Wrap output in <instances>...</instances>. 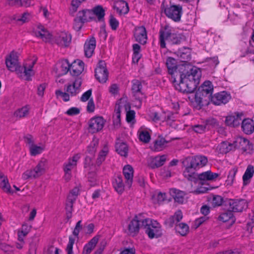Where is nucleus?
Returning <instances> with one entry per match:
<instances>
[{
	"label": "nucleus",
	"mask_w": 254,
	"mask_h": 254,
	"mask_svg": "<svg viewBox=\"0 0 254 254\" xmlns=\"http://www.w3.org/2000/svg\"><path fill=\"white\" fill-rule=\"evenodd\" d=\"M241 127L247 134H251L254 131V122L250 119H245L241 121Z\"/></svg>",
	"instance_id": "23"
},
{
	"label": "nucleus",
	"mask_w": 254,
	"mask_h": 254,
	"mask_svg": "<svg viewBox=\"0 0 254 254\" xmlns=\"http://www.w3.org/2000/svg\"><path fill=\"white\" fill-rule=\"evenodd\" d=\"M145 233L148 235V237L150 239H153L154 238H159L162 235L161 229L160 227L154 226L153 224L150 227H148L145 230Z\"/></svg>",
	"instance_id": "27"
},
{
	"label": "nucleus",
	"mask_w": 254,
	"mask_h": 254,
	"mask_svg": "<svg viewBox=\"0 0 254 254\" xmlns=\"http://www.w3.org/2000/svg\"><path fill=\"white\" fill-rule=\"evenodd\" d=\"M218 220L222 221L223 222H226L229 220H231L232 222H235V218L234 215L231 210L229 209L225 212L222 213L218 217Z\"/></svg>",
	"instance_id": "36"
},
{
	"label": "nucleus",
	"mask_w": 254,
	"mask_h": 254,
	"mask_svg": "<svg viewBox=\"0 0 254 254\" xmlns=\"http://www.w3.org/2000/svg\"><path fill=\"white\" fill-rule=\"evenodd\" d=\"M176 230L181 236H185L189 232V227L185 223H181L176 226Z\"/></svg>",
	"instance_id": "42"
},
{
	"label": "nucleus",
	"mask_w": 254,
	"mask_h": 254,
	"mask_svg": "<svg viewBox=\"0 0 254 254\" xmlns=\"http://www.w3.org/2000/svg\"><path fill=\"white\" fill-rule=\"evenodd\" d=\"M91 10L93 13V16L96 15L97 16L98 21L104 22L105 12L101 5H98L96 6Z\"/></svg>",
	"instance_id": "35"
},
{
	"label": "nucleus",
	"mask_w": 254,
	"mask_h": 254,
	"mask_svg": "<svg viewBox=\"0 0 254 254\" xmlns=\"http://www.w3.org/2000/svg\"><path fill=\"white\" fill-rule=\"evenodd\" d=\"M99 141L98 139H93L91 142L90 145L87 147L88 152L91 154L94 155L96 151L97 147L98 145Z\"/></svg>",
	"instance_id": "52"
},
{
	"label": "nucleus",
	"mask_w": 254,
	"mask_h": 254,
	"mask_svg": "<svg viewBox=\"0 0 254 254\" xmlns=\"http://www.w3.org/2000/svg\"><path fill=\"white\" fill-rule=\"evenodd\" d=\"M206 94L196 91L195 94V101L200 107L208 106L211 102V97Z\"/></svg>",
	"instance_id": "16"
},
{
	"label": "nucleus",
	"mask_w": 254,
	"mask_h": 254,
	"mask_svg": "<svg viewBox=\"0 0 254 254\" xmlns=\"http://www.w3.org/2000/svg\"><path fill=\"white\" fill-rule=\"evenodd\" d=\"M139 138L141 141L146 143L150 141L151 136L148 131L143 130L140 132Z\"/></svg>",
	"instance_id": "51"
},
{
	"label": "nucleus",
	"mask_w": 254,
	"mask_h": 254,
	"mask_svg": "<svg viewBox=\"0 0 254 254\" xmlns=\"http://www.w3.org/2000/svg\"><path fill=\"white\" fill-rule=\"evenodd\" d=\"M201 77V69L194 66L190 68L188 67L184 73L176 75L172 80L177 90L184 94H190L196 90Z\"/></svg>",
	"instance_id": "1"
},
{
	"label": "nucleus",
	"mask_w": 254,
	"mask_h": 254,
	"mask_svg": "<svg viewBox=\"0 0 254 254\" xmlns=\"http://www.w3.org/2000/svg\"><path fill=\"white\" fill-rule=\"evenodd\" d=\"M207 199L211 202L213 207L220 206L223 204L225 205V199L220 195L211 194L207 197Z\"/></svg>",
	"instance_id": "26"
},
{
	"label": "nucleus",
	"mask_w": 254,
	"mask_h": 254,
	"mask_svg": "<svg viewBox=\"0 0 254 254\" xmlns=\"http://www.w3.org/2000/svg\"><path fill=\"white\" fill-rule=\"evenodd\" d=\"M140 220H138L137 215L131 220L128 225L127 230L128 233L130 235L134 236L138 233L140 229Z\"/></svg>",
	"instance_id": "19"
},
{
	"label": "nucleus",
	"mask_w": 254,
	"mask_h": 254,
	"mask_svg": "<svg viewBox=\"0 0 254 254\" xmlns=\"http://www.w3.org/2000/svg\"><path fill=\"white\" fill-rule=\"evenodd\" d=\"M254 174V166L249 165L247 167V168L245 172L244 175L243 176V184L244 185H247L248 183V181L253 177Z\"/></svg>",
	"instance_id": "38"
},
{
	"label": "nucleus",
	"mask_w": 254,
	"mask_h": 254,
	"mask_svg": "<svg viewBox=\"0 0 254 254\" xmlns=\"http://www.w3.org/2000/svg\"><path fill=\"white\" fill-rule=\"evenodd\" d=\"M197 90L203 93L209 95V96H212V94L213 91V86L211 81L206 80L198 87Z\"/></svg>",
	"instance_id": "31"
},
{
	"label": "nucleus",
	"mask_w": 254,
	"mask_h": 254,
	"mask_svg": "<svg viewBox=\"0 0 254 254\" xmlns=\"http://www.w3.org/2000/svg\"><path fill=\"white\" fill-rule=\"evenodd\" d=\"M109 24L113 30H117L119 25V21L112 14L110 16Z\"/></svg>",
	"instance_id": "57"
},
{
	"label": "nucleus",
	"mask_w": 254,
	"mask_h": 254,
	"mask_svg": "<svg viewBox=\"0 0 254 254\" xmlns=\"http://www.w3.org/2000/svg\"><path fill=\"white\" fill-rule=\"evenodd\" d=\"M33 171L37 178L43 175L45 171V162L40 161Z\"/></svg>",
	"instance_id": "40"
},
{
	"label": "nucleus",
	"mask_w": 254,
	"mask_h": 254,
	"mask_svg": "<svg viewBox=\"0 0 254 254\" xmlns=\"http://www.w3.org/2000/svg\"><path fill=\"white\" fill-rule=\"evenodd\" d=\"M61 70L62 74H66L68 71L70 70V64H69L68 60H64L61 62Z\"/></svg>",
	"instance_id": "47"
},
{
	"label": "nucleus",
	"mask_w": 254,
	"mask_h": 254,
	"mask_svg": "<svg viewBox=\"0 0 254 254\" xmlns=\"http://www.w3.org/2000/svg\"><path fill=\"white\" fill-rule=\"evenodd\" d=\"M114 188L119 194H122L125 190V185L121 175L117 176L113 182Z\"/></svg>",
	"instance_id": "32"
},
{
	"label": "nucleus",
	"mask_w": 254,
	"mask_h": 254,
	"mask_svg": "<svg viewBox=\"0 0 254 254\" xmlns=\"http://www.w3.org/2000/svg\"><path fill=\"white\" fill-rule=\"evenodd\" d=\"M234 148L250 153L253 149V145L247 138L241 136L238 137L233 142Z\"/></svg>",
	"instance_id": "9"
},
{
	"label": "nucleus",
	"mask_w": 254,
	"mask_h": 254,
	"mask_svg": "<svg viewBox=\"0 0 254 254\" xmlns=\"http://www.w3.org/2000/svg\"><path fill=\"white\" fill-rule=\"evenodd\" d=\"M75 239L71 236L69 237V242L66 248V251L67 254H73V245L74 243Z\"/></svg>",
	"instance_id": "58"
},
{
	"label": "nucleus",
	"mask_w": 254,
	"mask_h": 254,
	"mask_svg": "<svg viewBox=\"0 0 254 254\" xmlns=\"http://www.w3.org/2000/svg\"><path fill=\"white\" fill-rule=\"evenodd\" d=\"M231 96L226 91H222L215 94L211 97V102L215 105L225 104L231 99Z\"/></svg>",
	"instance_id": "12"
},
{
	"label": "nucleus",
	"mask_w": 254,
	"mask_h": 254,
	"mask_svg": "<svg viewBox=\"0 0 254 254\" xmlns=\"http://www.w3.org/2000/svg\"><path fill=\"white\" fill-rule=\"evenodd\" d=\"M175 54L180 58L181 62L185 64H187L191 59L190 50L188 48L183 47L179 49L178 51L175 52Z\"/></svg>",
	"instance_id": "21"
},
{
	"label": "nucleus",
	"mask_w": 254,
	"mask_h": 254,
	"mask_svg": "<svg viewBox=\"0 0 254 254\" xmlns=\"http://www.w3.org/2000/svg\"><path fill=\"white\" fill-rule=\"evenodd\" d=\"M66 87V91L70 94L71 96H75L78 94L80 91L77 87L73 86L72 84H68L64 85V87Z\"/></svg>",
	"instance_id": "49"
},
{
	"label": "nucleus",
	"mask_w": 254,
	"mask_h": 254,
	"mask_svg": "<svg viewBox=\"0 0 254 254\" xmlns=\"http://www.w3.org/2000/svg\"><path fill=\"white\" fill-rule=\"evenodd\" d=\"M75 200V197L71 198L70 196H68L67 198L65 209L66 211V218L67 220H69L72 216L73 205Z\"/></svg>",
	"instance_id": "29"
},
{
	"label": "nucleus",
	"mask_w": 254,
	"mask_h": 254,
	"mask_svg": "<svg viewBox=\"0 0 254 254\" xmlns=\"http://www.w3.org/2000/svg\"><path fill=\"white\" fill-rule=\"evenodd\" d=\"M169 192L176 202L179 204L183 203L185 199L184 197L187 194L185 191L175 188H172L170 189Z\"/></svg>",
	"instance_id": "22"
},
{
	"label": "nucleus",
	"mask_w": 254,
	"mask_h": 254,
	"mask_svg": "<svg viewBox=\"0 0 254 254\" xmlns=\"http://www.w3.org/2000/svg\"><path fill=\"white\" fill-rule=\"evenodd\" d=\"M96 47V39L92 37L90 39L86 40L84 45V54L86 57H91Z\"/></svg>",
	"instance_id": "18"
},
{
	"label": "nucleus",
	"mask_w": 254,
	"mask_h": 254,
	"mask_svg": "<svg viewBox=\"0 0 254 254\" xmlns=\"http://www.w3.org/2000/svg\"><path fill=\"white\" fill-rule=\"evenodd\" d=\"M39 31L35 32V35L37 37H40L44 41L47 42L52 38V35L43 26L38 27Z\"/></svg>",
	"instance_id": "28"
},
{
	"label": "nucleus",
	"mask_w": 254,
	"mask_h": 254,
	"mask_svg": "<svg viewBox=\"0 0 254 254\" xmlns=\"http://www.w3.org/2000/svg\"><path fill=\"white\" fill-rule=\"evenodd\" d=\"M105 122L103 118L101 116L91 118L88 122L89 131L94 133L101 130L104 127Z\"/></svg>",
	"instance_id": "10"
},
{
	"label": "nucleus",
	"mask_w": 254,
	"mask_h": 254,
	"mask_svg": "<svg viewBox=\"0 0 254 254\" xmlns=\"http://www.w3.org/2000/svg\"><path fill=\"white\" fill-rule=\"evenodd\" d=\"M10 6L28 7L31 5L32 0H6Z\"/></svg>",
	"instance_id": "37"
},
{
	"label": "nucleus",
	"mask_w": 254,
	"mask_h": 254,
	"mask_svg": "<svg viewBox=\"0 0 254 254\" xmlns=\"http://www.w3.org/2000/svg\"><path fill=\"white\" fill-rule=\"evenodd\" d=\"M115 113L116 119L113 120V125L115 127H119L121 125V107L120 105L115 107Z\"/></svg>",
	"instance_id": "46"
},
{
	"label": "nucleus",
	"mask_w": 254,
	"mask_h": 254,
	"mask_svg": "<svg viewBox=\"0 0 254 254\" xmlns=\"http://www.w3.org/2000/svg\"><path fill=\"white\" fill-rule=\"evenodd\" d=\"M35 175L33 170H27L22 174V177L24 180H27L31 178H36Z\"/></svg>",
	"instance_id": "62"
},
{
	"label": "nucleus",
	"mask_w": 254,
	"mask_h": 254,
	"mask_svg": "<svg viewBox=\"0 0 254 254\" xmlns=\"http://www.w3.org/2000/svg\"><path fill=\"white\" fill-rule=\"evenodd\" d=\"M108 74L106 63L104 61H99L97 67L95 69L96 79L100 83H104L108 80Z\"/></svg>",
	"instance_id": "7"
},
{
	"label": "nucleus",
	"mask_w": 254,
	"mask_h": 254,
	"mask_svg": "<svg viewBox=\"0 0 254 254\" xmlns=\"http://www.w3.org/2000/svg\"><path fill=\"white\" fill-rule=\"evenodd\" d=\"M233 148H234L233 143H230L227 141H223L220 144L219 150L221 153L226 154L232 150Z\"/></svg>",
	"instance_id": "41"
},
{
	"label": "nucleus",
	"mask_w": 254,
	"mask_h": 254,
	"mask_svg": "<svg viewBox=\"0 0 254 254\" xmlns=\"http://www.w3.org/2000/svg\"><path fill=\"white\" fill-rule=\"evenodd\" d=\"M244 116L243 113L235 112L234 114L226 117L225 124L229 127H239L242 121V117Z\"/></svg>",
	"instance_id": "11"
},
{
	"label": "nucleus",
	"mask_w": 254,
	"mask_h": 254,
	"mask_svg": "<svg viewBox=\"0 0 254 254\" xmlns=\"http://www.w3.org/2000/svg\"><path fill=\"white\" fill-rule=\"evenodd\" d=\"M81 222V220H79L76 223L75 227L72 232V234L77 238H78L79 233L82 229Z\"/></svg>",
	"instance_id": "60"
},
{
	"label": "nucleus",
	"mask_w": 254,
	"mask_h": 254,
	"mask_svg": "<svg viewBox=\"0 0 254 254\" xmlns=\"http://www.w3.org/2000/svg\"><path fill=\"white\" fill-rule=\"evenodd\" d=\"M166 161V157L164 155L157 156L153 158L148 164V166L151 169L159 168L163 166Z\"/></svg>",
	"instance_id": "34"
},
{
	"label": "nucleus",
	"mask_w": 254,
	"mask_h": 254,
	"mask_svg": "<svg viewBox=\"0 0 254 254\" xmlns=\"http://www.w3.org/2000/svg\"><path fill=\"white\" fill-rule=\"evenodd\" d=\"M100 236L99 235H96L92 239H91L88 243L86 244L89 247H91L93 250L95 248L98 241L99 239Z\"/></svg>",
	"instance_id": "61"
},
{
	"label": "nucleus",
	"mask_w": 254,
	"mask_h": 254,
	"mask_svg": "<svg viewBox=\"0 0 254 254\" xmlns=\"http://www.w3.org/2000/svg\"><path fill=\"white\" fill-rule=\"evenodd\" d=\"M182 38L179 34L172 33L171 27L166 25L159 31V42L161 48H166L165 41L172 45L179 44L181 42Z\"/></svg>",
	"instance_id": "3"
},
{
	"label": "nucleus",
	"mask_w": 254,
	"mask_h": 254,
	"mask_svg": "<svg viewBox=\"0 0 254 254\" xmlns=\"http://www.w3.org/2000/svg\"><path fill=\"white\" fill-rule=\"evenodd\" d=\"M237 171L238 169L237 168H234L229 171L227 179L226 181V186H231L233 184Z\"/></svg>",
	"instance_id": "44"
},
{
	"label": "nucleus",
	"mask_w": 254,
	"mask_h": 254,
	"mask_svg": "<svg viewBox=\"0 0 254 254\" xmlns=\"http://www.w3.org/2000/svg\"><path fill=\"white\" fill-rule=\"evenodd\" d=\"M84 63L80 60H75L70 64V73L72 76L79 75L84 70Z\"/></svg>",
	"instance_id": "17"
},
{
	"label": "nucleus",
	"mask_w": 254,
	"mask_h": 254,
	"mask_svg": "<svg viewBox=\"0 0 254 254\" xmlns=\"http://www.w3.org/2000/svg\"><path fill=\"white\" fill-rule=\"evenodd\" d=\"M84 23V22L77 15L74 19L73 28L76 31H79L82 27Z\"/></svg>",
	"instance_id": "53"
},
{
	"label": "nucleus",
	"mask_w": 254,
	"mask_h": 254,
	"mask_svg": "<svg viewBox=\"0 0 254 254\" xmlns=\"http://www.w3.org/2000/svg\"><path fill=\"white\" fill-rule=\"evenodd\" d=\"M205 125L207 130H209L211 128L216 127L219 126V123L217 120L215 118H210L207 119L205 122Z\"/></svg>",
	"instance_id": "45"
},
{
	"label": "nucleus",
	"mask_w": 254,
	"mask_h": 254,
	"mask_svg": "<svg viewBox=\"0 0 254 254\" xmlns=\"http://www.w3.org/2000/svg\"><path fill=\"white\" fill-rule=\"evenodd\" d=\"M116 151L122 156L127 157V156L128 147L127 144L121 141L116 143Z\"/></svg>",
	"instance_id": "30"
},
{
	"label": "nucleus",
	"mask_w": 254,
	"mask_h": 254,
	"mask_svg": "<svg viewBox=\"0 0 254 254\" xmlns=\"http://www.w3.org/2000/svg\"><path fill=\"white\" fill-rule=\"evenodd\" d=\"M192 129L195 132L199 133H202L207 129L205 124L194 125L192 126Z\"/></svg>",
	"instance_id": "59"
},
{
	"label": "nucleus",
	"mask_w": 254,
	"mask_h": 254,
	"mask_svg": "<svg viewBox=\"0 0 254 254\" xmlns=\"http://www.w3.org/2000/svg\"><path fill=\"white\" fill-rule=\"evenodd\" d=\"M123 174L126 179V183L129 188L131 186L133 180V169L129 165H126L123 168Z\"/></svg>",
	"instance_id": "24"
},
{
	"label": "nucleus",
	"mask_w": 254,
	"mask_h": 254,
	"mask_svg": "<svg viewBox=\"0 0 254 254\" xmlns=\"http://www.w3.org/2000/svg\"><path fill=\"white\" fill-rule=\"evenodd\" d=\"M80 158V156L78 154L74 155L72 159L69 158L67 163L64 165V172H71V170L74 167L76 166L77 161Z\"/></svg>",
	"instance_id": "33"
},
{
	"label": "nucleus",
	"mask_w": 254,
	"mask_h": 254,
	"mask_svg": "<svg viewBox=\"0 0 254 254\" xmlns=\"http://www.w3.org/2000/svg\"><path fill=\"white\" fill-rule=\"evenodd\" d=\"M208 162L207 157L203 155L189 156L183 161L182 164L185 170L183 174L189 181L195 182L196 180L195 171L205 166Z\"/></svg>",
	"instance_id": "2"
},
{
	"label": "nucleus",
	"mask_w": 254,
	"mask_h": 254,
	"mask_svg": "<svg viewBox=\"0 0 254 254\" xmlns=\"http://www.w3.org/2000/svg\"><path fill=\"white\" fill-rule=\"evenodd\" d=\"M71 35L65 32H62L55 38L56 43L61 47H67L71 42Z\"/></svg>",
	"instance_id": "15"
},
{
	"label": "nucleus",
	"mask_w": 254,
	"mask_h": 254,
	"mask_svg": "<svg viewBox=\"0 0 254 254\" xmlns=\"http://www.w3.org/2000/svg\"><path fill=\"white\" fill-rule=\"evenodd\" d=\"M23 76L26 77L25 80L27 81L31 80V76L32 75L31 72H32V68L33 67V64H31L29 66L28 68H27L26 65H24L23 67Z\"/></svg>",
	"instance_id": "48"
},
{
	"label": "nucleus",
	"mask_w": 254,
	"mask_h": 254,
	"mask_svg": "<svg viewBox=\"0 0 254 254\" xmlns=\"http://www.w3.org/2000/svg\"><path fill=\"white\" fill-rule=\"evenodd\" d=\"M164 13L168 18L175 22H179L183 13L182 6L180 5H171L165 8Z\"/></svg>",
	"instance_id": "8"
},
{
	"label": "nucleus",
	"mask_w": 254,
	"mask_h": 254,
	"mask_svg": "<svg viewBox=\"0 0 254 254\" xmlns=\"http://www.w3.org/2000/svg\"><path fill=\"white\" fill-rule=\"evenodd\" d=\"M56 96L57 98L61 96L64 102H67L70 100V94L66 92H64L61 90H57L55 92Z\"/></svg>",
	"instance_id": "55"
},
{
	"label": "nucleus",
	"mask_w": 254,
	"mask_h": 254,
	"mask_svg": "<svg viewBox=\"0 0 254 254\" xmlns=\"http://www.w3.org/2000/svg\"><path fill=\"white\" fill-rule=\"evenodd\" d=\"M135 41L141 45H145L147 42V31L144 26L136 27L134 28L133 34Z\"/></svg>",
	"instance_id": "14"
},
{
	"label": "nucleus",
	"mask_w": 254,
	"mask_h": 254,
	"mask_svg": "<svg viewBox=\"0 0 254 254\" xmlns=\"http://www.w3.org/2000/svg\"><path fill=\"white\" fill-rule=\"evenodd\" d=\"M30 150L31 155L35 156L41 153L43 150V148L41 146H39L35 144H32L30 146Z\"/></svg>",
	"instance_id": "54"
},
{
	"label": "nucleus",
	"mask_w": 254,
	"mask_h": 254,
	"mask_svg": "<svg viewBox=\"0 0 254 254\" xmlns=\"http://www.w3.org/2000/svg\"><path fill=\"white\" fill-rule=\"evenodd\" d=\"M77 16L84 23L92 20L96 21L91 9H86L79 11L77 13Z\"/></svg>",
	"instance_id": "25"
},
{
	"label": "nucleus",
	"mask_w": 254,
	"mask_h": 254,
	"mask_svg": "<svg viewBox=\"0 0 254 254\" xmlns=\"http://www.w3.org/2000/svg\"><path fill=\"white\" fill-rule=\"evenodd\" d=\"M0 188L7 193H11V187L9 184L8 179L6 176H3L1 179H0Z\"/></svg>",
	"instance_id": "39"
},
{
	"label": "nucleus",
	"mask_w": 254,
	"mask_h": 254,
	"mask_svg": "<svg viewBox=\"0 0 254 254\" xmlns=\"http://www.w3.org/2000/svg\"><path fill=\"white\" fill-rule=\"evenodd\" d=\"M131 92L136 100H138L141 103L144 94L142 92V85L140 81L137 79H133L131 81Z\"/></svg>",
	"instance_id": "13"
},
{
	"label": "nucleus",
	"mask_w": 254,
	"mask_h": 254,
	"mask_svg": "<svg viewBox=\"0 0 254 254\" xmlns=\"http://www.w3.org/2000/svg\"><path fill=\"white\" fill-rule=\"evenodd\" d=\"M140 221V222H141V224H140V228H141L146 230L148 227H150L151 225V222H152V221L148 218Z\"/></svg>",
	"instance_id": "64"
},
{
	"label": "nucleus",
	"mask_w": 254,
	"mask_h": 254,
	"mask_svg": "<svg viewBox=\"0 0 254 254\" xmlns=\"http://www.w3.org/2000/svg\"><path fill=\"white\" fill-rule=\"evenodd\" d=\"M5 64L8 69L15 72L19 77L23 76V67L18 62L17 53L12 51L5 59Z\"/></svg>",
	"instance_id": "5"
},
{
	"label": "nucleus",
	"mask_w": 254,
	"mask_h": 254,
	"mask_svg": "<svg viewBox=\"0 0 254 254\" xmlns=\"http://www.w3.org/2000/svg\"><path fill=\"white\" fill-rule=\"evenodd\" d=\"M219 176V174L215 173H212L210 171H207L205 172H203L199 175L196 174L195 177L196 180L195 182H193L194 183H196L198 180L200 181V183L203 184V181H212L215 180Z\"/></svg>",
	"instance_id": "20"
},
{
	"label": "nucleus",
	"mask_w": 254,
	"mask_h": 254,
	"mask_svg": "<svg viewBox=\"0 0 254 254\" xmlns=\"http://www.w3.org/2000/svg\"><path fill=\"white\" fill-rule=\"evenodd\" d=\"M176 120L175 114L172 112H169L167 115L162 118V122H166L170 126H172V123Z\"/></svg>",
	"instance_id": "50"
},
{
	"label": "nucleus",
	"mask_w": 254,
	"mask_h": 254,
	"mask_svg": "<svg viewBox=\"0 0 254 254\" xmlns=\"http://www.w3.org/2000/svg\"><path fill=\"white\" fill-rule=\"evenodd\" d=\"M166 64L168 68L169 74L171 75V78L176 76V75H179L182 73L185 72L187 68H190L193 66L190 64H183L181 65L177 64L176 59L172 57H168L166 60Z\"/></svg>",
	"instance_id": "4"
},
{
	"label": "nucleus",
	"mask_w": 254,
	"mask_h": 254,
	"mask_svg": "<svg viewBox=\"0 0 254 254\" xmlns=\"http://www.w3.org/2000/svg\"><path fill=\"white\" fill-rule=\"evenodd\" d=\"M225 206H229L232 212H241L248 208V204L244 199L225 198Z\"/></svg>",
	"instance_id": "6"
},
{
	"label": "nucleus",
	"mask_w": 254,
	"mask_h": 254,
	"mask_svg": "<svg viewBox=\"0 0 254 254\" xmlns=\"http://www.w3.org/2000/svg\"><path fill=\"white\" fill-rule=\"evenodd\" d=\"M28 112V110L26 107H22L14 112V116L21 118L27 116Z\"/></svg>",
	"instance_id": "56"
},
{
	"label": "nucleus",
	"mask_w": 254,
	"mask_h": 254,
	"mask_svg": "<svg viewBox=\"0 0 254 254\" xmlns=\"http://www.w3.org/2000/svg\"><path fill=\"white\" fill-rule=\"evenodd\" d=\"M92 90L91 89L88 90L87 91L84 92L80 98V100L82 102H86L87 100H89L90 97L91 96Z\"/></svg>",
	"instance_id": "63"
},
{
	"label": "nucleus",
	"mask_w": 254,
	"mask_h": 254,
	"mask_svg": "<svg viewBox=\"0 0 254 254\" xmlns=\"http://www.w3.org/2000/svg\"><path fill=\"white\" fill-rule=\"evenodd\" d=\"M164 138L161 137L156 139L154 142V148L155 151H160L163 149L166 143H168Z\"/></svg>",
	"instance_id": "43"
}]
</instances>
